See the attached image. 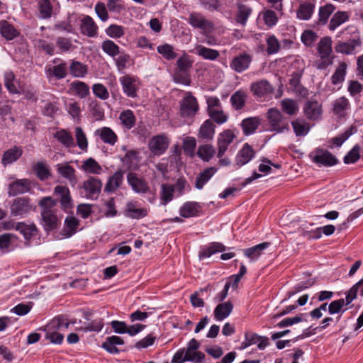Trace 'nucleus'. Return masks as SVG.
<instances>
[{"label": "nucleus", "instance_id": "f257e3e1", "mask_svg": "<svg viewBox=\"0 0 363 363\" xmlns=\"http://www.w3.org/2000/svg\"><path fill=\"white\" fill-rule=\"evenodd\" d=\"M57 201L51 196L42 198L38 206L40 208L41 223L45 230L51 231L57 228L60 224L55 209Z\"/></svg>", "mask_w": 363, "mask_h": 363}, {"label": "nucleus", "instance_id": "f03ea898", "mask_svg": "<svg viewBox=\"0 0 363 363\" xmlns=\"http://www.w3.org/2000/svg\"><path fill=\"white\" fill-rule=\"evenodd\" d=\"M179 113L182 118H191L194 117L199 109V103L190 91H186L179 102Z\"/></svg>", "mask_w": 363, "mask_h": 363}, {"label": "nucleus", "instance_id": "7ed1b4c3", "mask_svg": "<svg viewBox=\"0 0 363 363\" xmlns=\"http://www.w3.org/2000/svg\"><path fill=\"white\" fill-rule=\"evenodd\" d=\"M187 21L191 27L201 30L203 34L211 33L215 30L214 23L199 12L191 13Z\"/></svg>", "mask_w": 363, "mask_h": 363}, {"label": "nucleus", "instance_id": "20e7f679", "mask_svg": "<svg viewBox=\"0 0 363 363\" xmlns=\"http://www.w3.org/2000/svg\"><path fill=\"white\" fill-rule=\"evenodd\" d=\"M312 161L318 167H332L338 163V160L327 150L318 148L310 154Z\"/></svg>", "mask_w": 363, "mask_h": 363}, {"label": "nucleus", "instance_id": "39448f33", "mask_svg": "<svg viewBox=\"0 0 363 363\" xmlns=\"http://www.w3.org/2000/svg\"><path fill=\"white\" fill-rule=\"evenodd\" d=\"M35 206L31 203L28 197H18L13 200L11 206V213L13 216L23 217L32 211H34Z\"/></svg>", "mask_w": 363, "mask_h": 363}, {"label": "nucleus", "instance_id": "423d86ee", "mask_svg": "<svg viewBox=\"0 0 363 363\" xmlns=\"http://www.w3.org/2000/svg\"><path fill=\"white\" fill-rule=\"evenodd\" d=\"M267 116L271 131L282 133L288 129V123L278 109L269 108Z\"/></svg>", "mask_w": 363, "mask_h": 363}, {"label": "nucleus", "instance_id": "0eeeda50", "mask_svg": "<svg viewBox=\"0 0 363 363\" xmlns=\"http://www.w3.org/2000/svg\"><path fill=\"white\" fill-rule=\"evenodd\" d=\"M81 188L84 191V197L88 199H96L101 191L102 182L95 177L90 176L82 182Z\"/></svg>", "mask_w": 363, "mask_h": 363}, {"label": "nucleus", "instance_id": "6e6552de", "mask_svg": "<svg viewBox=\"0 0 363 363\" xmlns=\"http://www.w3.org/2000/svg\"><path fill=\"white\" fill-rule=\"evenodd\" d=\"M170 140L165 134L153 136L149 141L148 148L156 156L163 155L169 145Z\"/></svg>", "mask_w": 363, "mask_h": 363}, {"label": "nucleus", "instance_id": "1a4fd4ad", "mask_svg": "<svg viewBox=\"0 0 363 363\" xmlns=\"http://www.w3.org/2000/svg\"><path fill=\"white\" fill-rule=\"evenodd\" d=\"M238 132L235 130L227 129L223 130L218 135L217 146H218V157H222L229 145L237 137Z\"/></svg>", "mask_w": 363, "mask_h": 363}, {"label": "nucleus", "instance_id": "9d476101", "mask_svg": "<svg viewBox=\"0 0 363 363\" xmlns=\"http://www.w3.org/2000/svg\"><path fill=\"white\" fill-rule=\"evenodd\" d=\"M119 81L123 92L127 96L135 98L137 96V91L139 88V81L137 77L125 74L120 77Z\"/></svg>", "mask_w": 363, "mask_h": 363}, {"label": "nucleus", "instance_id": "9b49d317", "mask_svg": "<svg viewBox=\"0 0 363 363\" xmlns=\"http://www.w3.org/2000/svg\"><path fill=\"white\" fill-rule=\"evenodd\" d=\"M253 94L259 98L270 97L274 92V87L266 79L253 82L250 86Z\"/></svg>", "mask_w": 363, "mask_h": 363}, {"label": "nucleus", "instance_id": "f8f14e48", "mask_svg": "<svg viewBox=\"0 0 363 363\" xmlns=\"http://www.w3.org/2000/svg\"><path fill=\"white\" fill-rule=\"evenodd\" d=\"M148 209L147 208H140L138 201H128L124 209V216L131 219L139 220L146 217L148 215Z\"/></svg>", "mask_w": 363, "mask_h": 363}, {"label": "nucleus", "instance_id": "ddd939ff", "mask_svg": "<svg viewBox=\"0 0 363 363\" xmlns=\"http://www.w3.org/2000/svg\"><path fill=\"white\" fill-rule=\"evenodd\" d=\"M127 181L133 191L137 194H145L150 191V186L147 182L139 177L135 173H128Z\"/></svg>", "mask_w": 363, "mask_h": 363}, {"label": "nucleus", "instance_id": "4468645a", "mask_svg": "<svg viewBox=\"0 0 363 363\" xmlns=\"http://www.w3.org/2000/svg\"><path fill=\"white\" fill-rule=\"evenodd\" d=\"M305 116L311 121H318L323 114L322 105L316 100H308L303 107Z\"/></svg>", "mask_w": 363, "mask_h": 363}, {"label": "nucleus", "instance_id": "2eb2a0df", "mask_svg": "<svg viewBox=\"0 0 363 363\" xmlns=\"http://www.w3.org/2000/svg\"><path fill=\"white\" fill-rule=\"evenodd\" d=\"M252 60V55L246 52L241 53L232 60L230 67L235 72L241 73L249 68Z\"/></svg>", "mask_w": 363, "mask_h": 363}, {"label": "nucleus", "instance_id": "dca6fc26", "mask_svg": "<svg viewBox=\"0 0 363 363\" xmlns=\"http://www.w3.org/2000/svg\"><path fill=\"white\" fill-rule=\"evenodd\" d=\"M57 172L64 179H67L71 186H74L77 183L75 169L68 163H60L56 166Z\"/></svg>", "mask_w": 363, "mask_h": 363}, {"label": "nucleus", "instance_id": "f3484780", "mask_svg": "<svg viewBox=\"0 0 363 363\" xmlns=\"http://www.w3.org/2000/svg\"><path fill=\"white\" fill-rule=\"evenodd\" d=\"M30 181L28 179H16L9 186V195L14 196L28 192L30 190Z\"/></svg>", "mask_w": 363, "mask_h": 363}, {"label": "nucleus", "instance_id": "a211bd4d", "mask_svg": "<svg viewBox=\"0 0 363 363\" xmlns=\"http://www.w3.org/2000/svg\"><path fill=\"white\" fill-rule=\"evenodd\" d=\"M61 326V323L59 319H53L46 326V334L45 338L50 340L54 344H61L63 341L64 336L60 333L53 330L55 328H57Z\"/></svg>", "mask_w": 363, "mask_h": 363}, {"label": "nucleus", "instance_id": "6ab92c4d", "mask_svg": "<svg viewBox=\"0 0 363 363\" xmlns=\"http://www.w3.org/2000/svg\"><path fill=\"white\" fill-rule=\"evenodd\" d=\"M255 155V152L253 148L248 143H245L236 155L235 164L242 167L248 163Z\"/></svg>", "mask_w": 363, "mask_h": 363}, {"label": "nucleus", "instance_id": "aec40b11", "mask_svg": "<svg viewBox=\"0 0 363 363\" xmlns=\"http://www.w3.org/2000/svg\"><path fill=\"white\" fill-rule=\"evenodd\" d=\"M80 30L83 35L90 38L96 37L98 34V26L89 16H86L81 20Z\"/></svg>", "mask_w": 363, "mask_h": 363}, {"label": "nucleus", "instance_id": "412c9836", "mask_svg": "<svg viewBox=\"0 0 363 363\" xmlns=\"http://www.w3.org/2000/svg\"><path fill=\"white\" fill-rule=\"evenodd\" d=\"M360 45L359 39H351L345 42H339L335 46V51L345 55H354L356 48Z\"/></svg>", "mask_w": 363, "mask_h": 363}, {"label": "nucleus", "instance_id": "4be33fe9", "mask_svg": "<svg viewBox=\"0 0 363 363\" xmlns=\"http://www.w3.org/2000/svg\"><path fill=\"white\" fill-rule=\"evenodd\" d=\"M80 169L88 174L99 175L103 172L102 167L92 157H89L84 160Z\"/></svg>", "mask_w": 363, "mask_h": 363}, {"label": "nucleus", "instance_id": "5701e85b", "mask_svg": "<svg viewBox=\"0 0 363 363\" xmlns=\"http://www.w3.org/2000/svg\"><path fill=\"white\" fill-rule=\"evenodd\" d=\"M23 154V150L21 147L13 146L5 151L2 155L1 163L4 166L11 164L17 161Z\"/></svg>", "mask_w": 363, "mask_h": 363}, {"label": "nucleus", "instance_id": "b1692460", "mask_svg": "<svg viewBox=\"0 0 363 363\" xmlns=\"http://www.w3.org/2000/svg\"><path fill=\"white\" fill-rule=\"evenodd\" d=\"M123 174L124 172L122 169H118L108 179L104 188L105 191L111 193L118 189L123 183Z\"/></svg>", "mask_w": 363, "mask_h": 363}, {"label": "nucleus", "instance_id": "393cba45", "mask_svg": "<svg viewBox=\"0 0 363 363\" xmlns=\"http://www.w3.org/2000/svg\"><path fill=\"white\" fill-rule=\"evenodd\" d=\"M216 125L213 122L208 119L205 121L201 125L198 137L202 140H211L215 135Z\"/></svg>", "mask_w": 363, "mask_h": 363}, {"label": "nucleus", "instance_id": "a878e982", "mask_svg": "<svg viewBox=\"0 0 363 363\" xmlns=\"http://www.w3.org/2000/svg\"><path fill=\"white\" fill-rule=\"evenodd\" d=\"M95 135H99L104 143L110 145H114L118 140L117 135L109 127H103L97 129Z\"/></svg>", "mask_w": 363, "mask_h": 363}, {"label": "nucleus", "instance_id": "bb28decb", "mask_svg": "<svg viewBox=\"0 0 363 363\" xmlns=\"http://www.w3.org/2000/svg\"><path fill=\"white\" fill-rule=\"evenodd\" d=\"M269 245V242H264L252 247L247 248L244 250L243 252L245 256L248 257L250 261L254 262L258 259L263 253V251L268 248Z\"/></svg>", "mask_w": 363, "mask_h": 363}, {"label": "nucleus", "instance_id": "cd10ccee", "mask_svg": "<svg viewBox=\"0 0 363 363\" xmlns=\"http://www.w3.org/2000/svg\"><path fill=\"white\" fill-rule=\"evenodd\" d=\"M69 91L81 99L86 98L90 94L89 86L81 81H74L70 84Z\"/></svg>", "mask_w": 363, "mask_h": 363}, {"label": "nucleus", "instance_id": "c85d7f7f", "mask_svg": "<svg viewBox=\"0 0 363 363\" xmlns=\"http://www.w3.org/2000/svg\"><path fill=\"white\" fill-rule=\"evenodd\" d=\"M233 306L231 302L226 301L218 304L214 310V317L216 320L222 321L232 313Z\"/></svg>", "mask_w": 363, "mask_h": 363}, {"label": "nucleus", "instance_id": "c756f323", "mask_svg": "<svg viewBox=\"0 0 363 363\" xmlns=\"http://www.w3.org/2000/svg\"><path fill=\"white\" fill-rule=\"evenodd\" d=\"M54 194L60 196V203L62 208H67L71 206L72 197L68 187L57 185L54 188Z\"/></svg>", "mask_w": 363, "mask_h": 363}, {"label": "nucleus", "instance_id": "7c9ffc66", "mask_svg": "<svg viewBox=\"0 0 363 363\" xmlns=\"http://www.w3.org/2000/svg\"><path fill=\"white\" fill-rule=\"evenodd\" d=\"M201 206L194 201L186 202L180 208V216L184 218H190L198 215Z\"/></svg>", "mask_w": 363, "mask_h": 363}, {"label": "nucleus", "instance_id": "2f4dec72", "mask_svg": "<svg viewBox=\"0 0 363 363\" xmlns=\"http://www.w3.org/2000/svg\"><path fill=\"white\" fill-rule=\"evenodd\" d=\"M0 33L8 40H11L20 35V32L6 21H0Z\"/></svg>", "mask_w": 363, "mask_h": 363}, {"label": "nucleus", "instance_id": "473e14b6", "mask_svg": "<svg viewBox=\"0 0 363 363\" xmlns=\"http://www.w3.org/2000/svg\"><path fill=\"white\" fill-rule=\"evenodd\" d=\"M350 108V103L347 98L341 96L333 102V112L339 117H343L346 114V111Z\"/></svg>", "mask_w": 363, "mask_h": 363}, {"label": "nucleus", "instance_id": "72a5a7b5", "mask_svg": "<svg viewBox=\"0 0 363 363\" xmlns=\"http://www.w3.org/2000/svg\"><path fill=\"white\" fill-rule=\"evenodd\" d=\"M16 230L23 235L26 240H30L37 233V227L34 223L27 224L24 222L16 223Z\"/></svg>", "mask_w": 363, "mask_h": 363}, {"label": "nucleus", "instance_id": "f704fd0d", "mask_svg": "<svg viewBox=\"0 0 363 363\" xmlns=\"http://www.w3.org/2000/svg\"><path fill=\"white\" fill-rule=\"evenodd\" d=\"M252 12V9L250 6L242 3L238 4L236 22L245 26Z\"/></svg>", "mask_w": 363, "mask_h": 363}, {"label": "nucleus", "instance_id": "c9c22d12", "mask_svg": "<svg viewBox=\"0 0 363 363\" xmlns=\"http://www.w3.org/2000/svg\"><path fill=\"white\" fill-rule=\"evenodd\" d=\"M218 168L213 167L204 169L196 178L195 182L196 188L201 189L205 184L208 182V181L216 174Z\"/></svg>", "mask_w": 363, "mask_h": 363}, {"label": "nucleus", "instance_id": "e433bc0d", "mask_svg": "<svg viewBox=\"0 0 363 363\" xmlns=\"http://www.w3.org/2000/svg\"><path fill=\"white\" fill-rule=\"evenodd\" d=\"M260 123L258 117H250L244 119L241 123V127L245 135H249L255 132Z\"/></svg>", "mask_w": 363, "mask_h": 363}, {"label": "nucleus", "instance_id": "4c0bfd02", "mask_svg": "<svg viewBox=\"0 0 363 363\" xmlns=\"http://www.w3.org/2000/svg\"><path fill=\"white\" fill-rule=\"evenodd\" d=\"M196 54L204 60H215L219 57V52L216 50L198 45L195 48Z\"/></svg>", "mask_w": 363, "mask_h": 363}, {"label": "nucleus", "instance_id": "58836bf2", "mask_svg": "<svg viewBox=\"0 0 363 363\" xmlns=\"http://www.w3.org/2000/svg\"><path fill=\"white\" fill-rule=\"evenodd\" d=\"M347 305L343 301V298L333 301L328 307V312L330 315L340 314L336 318V322H338L342 314L347 311L345 308Z\"/></svg>", "mask_w": 363, "mask_h": 363}, {"label": "nucleus", "instance_id": "ea45409f", "mask_svg": "<svg viewBox=\"0 0 363 363\" xmlns=\"http://www.w3.org/2000/svg\"><path fill=\"white\" fill-rule=\"evenodd\" d=\"M79 226V220L74 216H68L65 220V225L62 230V234L66 238H69L74 235Z\"/></svg>", "mask_w": 363, "mask_h": 363}, {"label": "nucleus", "instance_id": "a19ab883", "mask_svg": "<svg viewBox=\"0 0 363 363\" xmlns=\"http://www.w3.org/2000/svg\"><path fill=\"white\" fill-rule=\"evenodd\" d=\"M348 20L349 15L347 11H337L331 18L328 28L330 30L333 31Z\"/></svg>", "mask_w": 363, "mask_h": 363}, {"label": "nucleus", "instance_id": "79ce46f5", "mask_svg": "<svg viewBox=\"0 0 363 363\" xmlns=\"http://www.w3.org/2000/svg\"><path fill=\"white\" fill-rule=\"evenodd\" d=\"M119 120L123 126L128 130L134 127L136 122V118L130 109L123 111L119 115Z\"/></svg>", "mask_w": 363, "mask_h": 363}, {"label": "nucleus", "instance_id": "37998d69", "mask_svg": "<svg viewBox=\"0 0 363 363\" xmlns=\"http://www.w3.org/2000/svg\"><path fill=\"white\" fill-rule=\"evenodd\" d=\"M33 170L37 177L41 181L48 179L51 177L49 165L45 162H37L33 167Z\"/></svg>", "mask_w": 363, "mask_h": 363}, {"label": "nucleus", "instance_id": "c03bdc74", "mask_svg": "<svg viewBox=\"0 0 363 363\" xmlns=\"http://www.w3.org/2000/svg\"><path fill=\"white\" fill-rule=\"evenodd\" d=\"M347 65L345 62H342L339 64L331 77V82L333 85L340 84L345 81L347 74Z\"/></svg>", "mask_w": 363, "mask_h": 363}, {"label": "nucleus", "instance_id": "a18cd8bd", "mask_svg": "<svg viewBox=\"0 0 363 363\" xmlns=\"http://www.w3.org/2000/svg\"><path fill=\"white\" fill-rule=\"evenodd\" d=\"M315 5L311 2H303L297 11V17L302 20H308L314 12Z\"/></svg>", "mask_w": 363, "mask_h": 363}, {"label": "nucleus", "instance_id": "49530a36", "mask_svg": "<svg viewBox=\"0 0 363 363\" xmlns=\"http://www.w3.org/2000/svg\"><path fill=\"white\" fill-rule=\"evenodd\" d=\"M4 84L11 94H18V82L12 72H6L4 74Z\"/></svg>", "mask_w": 363, "mask_h": 363}, {"label": "nucleus", "instance_id": "de8ad7c7", "mask_svg": "<svg viewBox=\"0 0 363 363\" xmlns=\"http://www.w3.org/2000/svg\"><path fill=\"white\" fill-rule=\"evenodd\" d=\"M54 137L66 147L74 146L72 135L64 129L57 131L55 133Z\"/></svg>", "mask_w": 363, "mask_h": 363}, {"label": "nucleus", "instance_id": "09e8293b", "mask_svg": "<svg viewBox=\"0 0 363 363\" xmlns=\"http://www.w3.org/2000/svg\"><path fill=\"white\" fill-rule=\"evenodd\" d=\"M335 10V6L332 4H327L320 6L318 11V23L322 25L326 24L329 17Z\"/></svg>", "mask_w": 363, "mask_h": 363}, {"label": "nucleus", "instance_id": "8fccbe9b", "mask_svg": "<svg viewBox=\"0 0 363 363\" xmlns=\"http://www.w3.org/2000/svg\"><path fill=\"white\" fill-rule=\"evenodd\" d=\"M247 94L242 90H238L235 92L230 97V102L232 106L235 110L242 109L245 104Z\"/></svg>", "mask_w": 363, "mask_h": 363}, {"label": "nucleus", "instance_id": "3c124183", "mask_svg": "<svg viewBox=\"0 0 363 363\" xmlns=\"http://www.w3.org/2000/svg\"><path fill=\"white\" fill-rule=\"evenodd\" d=\"M225 246L220 242H213L206 249L203 250L199 253V259H203L206 257H210L212 255L223 252L225 250Z\"/></svg>", "mask_w": 363, "mask_h": 363}, {"label": "nucleus", "instance_id": "603ef678", "mask_svg": "<svg viewBox=\"0 0 363 363\" xmlns=\"http://www.w3.org/2000/svg\"><path fill=\"white\" fill-rule=\"evenodd\" d=\"M296 136H305L310 130V126L303 119H296L291 123Z\"/></svg>", "mask_w": 363, "mask_h": 363}, {"label": "nucleus", "instance_id": "864d4df0", "mask_svg": "<svg viewBox=\"0 0 363 363\" xmlns=\"http://www.w3.org/2000/svg\"><path fill=\"white\" fill-rule=\"evenodd\" d=\"M174 187L169 184H163L161 186L160 199L162 204L166 206L173 199Z\"/></svg>", "mask_w": 363, "mask_h": 363}, {"label": "nucleus", "instance_id": "5fc2aeb1", "mask_svg": "<svg viewBox=\"0 0 363 363\" xmlns=\"http://www.w3.org/2000/svg\"><path fill=\"white\" fill-rule=\"evenodd\" d=\"M281 108L288 115H296L298 111V106L296 101L291 99H284L281 101Z\"/></svg>", "mask_w": 363, "mask_h": 363}, {"label": "nucleus", "instance_id": "6e6d98bb", "mask_svg": "<svg viewBox=\"0 0 363 363\" xmlns=\"http://www.w3.org/2000/svg\"><path fill=\"white\" fill-rule=\"evenodd\" d=\"M318 50L321 58L328 57L332 52V40L329 37L322 38L318 47Z\"/></svg>", "mask_w": 363, "mask_h": 363}, {"label": "nucleus", "instance_id": "4d7b16f0", "mask_svg": "<svg viewBox=\"0 0 363 363\" xmlns=\"http://www.w3.org/2000/svg\"><path fill=\"white\" fill-rule=\"evenodd\" d=\"M69 71L74 77L82 78L87 74V66L78 61H72Z\"/></svg>", "mask_w": 363, "mask_h": 363}, {"label": "nucleus", "instance_id": "13d9d810", "mask_svg": "<svg viewBox=\"0 0 363 363\" xmlns=\"http://www.w3.org/2000/svg\"><path fill=\"white\" fill-rule=\"evenodd\" d=\"M38 11L41 18H49L52 13V6L50 0H38Z\"/></svg>", "mask_w": 363, "mask_h": 363}, {"label": "nucleus", "instance_id": "bf43d9fd", "mask_svg": "<svg viewBox=\"0 0 363 363\" xmlns=\"http://www.w3.org/2000/svg\"><path fill=\"white\" fill-rule=\"evenodd\" d=\"M173 81L177 84L190 86L191 79L189 72L176 69L172 75Z\"/></svg>", "mask_w": 363, "mask_h": 363}, {"label": "nucleus", "instance_id": "052dcab7", "mask_svg": "<svg viewBox=\"0 0 363 363\" xmlns=\"http://www.w3.org/2000/svg\"><path fill=\"white\" fill-rule=\"evenodd\" d=\"M215 152L213 145L206 144L199 147L197 154L201 160L208 162L213 157Z\"/></svg>", "mask_w": 363, "mask_h": 363}, {"label": "nucleus", "instance_id": "680f3d73", "mask_svg": "<svg viewBox=\"0 0 363 363\" xmlns=\"http://www.w3.org/2000/svg\"><path fill=\"white\" fill-rule=\"evenodd\" d=\"M102 50L108 55L115 57L120 53V48L117 44L111 40H106L101 44Z\"/></svg>", "mask_w": 363, "mask_h": 363}, {"label": "nucleus", "instance_id": "e2e57ef3", "mask_svg": "<svg viewBox=\"0 0 363 363\" xmlns=\"http://www.w3.org/2000/svg\"><path fill=\"white\" fill-rule=\"evenodd\" d=\"M247 333L252 345L257 344L258 349L263 350L269 345V338L267 337L260 336L256 333Z\"/></svg>", "mask_w": 363, "mask_h": 363}, {"label": "nucleus", "instance_id": "0e129e2a", "mask_svg": "<svg viewBox=\"0 0 363 363\" xmlns=\"http://www.w3.org/2000/svg\"><path fill=\"white\" fill-rule=\"evenodd\" d=\"M157 50L159 54L162 55L167 60H174L177 57V53L174 51L173 46L167 43L157 46Z\"/></svg>", "mask_w": 363, "mask_h": 363}, {"label": "nucleus", "instance_id": "69168bd1", "mask_svg": "<svg viewBox=\"0 0 363 363\" xmlns=\"http://www.w3.org/2000/svg\"><path fill=\"white\" fill-rule=\"evenodd\" d=\"M89 110L96 120H102L104 117V109L101 107L99 103L94 99H90L89 101Z\"/></svg>", "mask_w": 363, "mask_h": 363}, {"label": "nucleus", "instance_id": "338daca9", "mask_svg": "<svg viewBox=\"0 0 363 363\" xmlns=\"http://www.w3.org/2000/svg\"><path fill=\"white\" fill-rule=\"evenodd\" d=\"M75 138L77 146L82 151H86L88 147V140L86 134L81 127L75 128Z\"/></svg>", "mask_w": 363, "mask_h": 363}, {"label": "nucleus", "instance_id": "774afa93", "mask_svg": "<svg viewBox=\"0 0 363 363\" xmlns=\"http://www.w3.org/2000/svg\"><path fill=\"white\" fill-rule=\"evenodd\" d=\"M106 33L112 38H119L124 35L125 28L120 25L111 24L106 29Z\"/></svg>", "mask_w": 363, "mask_h": 363}]
</instances>
